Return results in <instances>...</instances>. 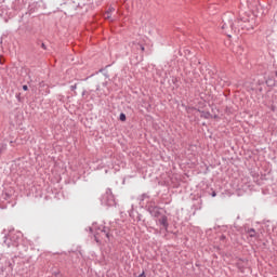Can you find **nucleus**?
Masks as SVG:
<instances>
[{
  "instance_id": "nucleus-1",
  "label": "nucleus",
  "mask_w": 277,
  "mask_h": 277,
  "mask_svg": "<svg viewBox=\"0 0 277 277\" xmlns=\"http://www.w3.org/2000/svg\"><path fill=\"white\" fill-rule=\"evenodd\" d=\"M159 223L161 224V226H163V228H168V216L160 217Z\"/></svg>"
},
{
  "instance_id": "nucleus-2",
  "label": "nucleus",
  "mask_w": 277,
  "mask_h": 277,
  "mask_svg": "<svg viewBox=\"0 0 277 277\" xmlns=\"http://www.w3.org/2000/svg\"><path fill=\"white\" fill-rule=\"evenodd\" d=\"M110 12H114V8L109 9V11H107V12L104 14V18L110 19V18H111V13H110Z\"/></svg>"
},
{
  "instance_id": "nucleus-3",
  "label": "nucleus",
  "mask_w": 277,
  "mask_h": 277,
  "mask_svg": "<svg viewBox=\"0 0 277 277\" xmlns=\"http://www.w3.org/2000/svg\"><path fill=\"white\" fill-rule=\"evenodd\" d=\"M119 120H121V122H124L127 120V115H124V113H121L119 116Z\"/></svg>"
},
{
  "instance_id": "nucleus-4",
  "label": "nucleus",
  "mask_w": 277,
  "mask_h": 277,
  "mask_svg": "<svg viewBox=\"0 0 277 277\" xmlns=\"http://www.w3.org/2000/svg\"><path fill=\"white\" fill-rule=\"evenodd\" d=\"M249 237H256V232L254 229H250Z\"/></svg>"
},
{
  "instance_id": "nucleus-5",
  "label": "nucleus",
  "mask_w": 277,
  "mask_h": 277,
  "mask_svg": "<svg viewBox=\"0 0 277 277\" xmlns=\"http://www.w3.org/2000/svg\"><path fill=\"white\" fill-rule=\"evenodd\" d=\"M23 90H24L25 92H27V91L29 90V88L27 87V84L23 85Z\"/></svg>"
},
{
  "instance_id": "nucleus-6",
  "label": "nucleus",
  "mask_w": 277,
  "mask_h": 277,
  "mask_svg": "<svg viewBox=\"0 0 277 277\" xmlns=\"http://www.w3.org/2000/svg\"><path fill=\"white\" fill-rule=\"evenodd\" d=\"M138 47H140L141 51H145L144 45L140 44Z\"/></svg>"
},
{
  "instance_id": "nucleus-7",
  "label": "nucleus",
  "mask_w": 277,
  "mask_h": 277,
  "mask_svg": "<svg viewBox=\"0 0 277 277\" xmlns=\"http://www.w3.org/2000/svg\"><path fill=\"white\" fill-rule=\"evenodd\" d=\"M215 196H216L215 192H214V193H212V197H213V198H215Z\"/></svg>"
},
{
  "instance_id": "nucleus-8",
  "label": "nucleus",
  "mask_w": 277,
  "mask_h": 277,
  "mask_svg": "<svg viewBox=\"0 0 277 277\" xmlns=\"http://www.w3.org/2000/svg\"><path fill=\"white\" fill-rule=\"evenodd\" d=\"M106 237H109V235L105 234Z\"/></svg>"
},
{
  "instance_id": "nucleus-9",
  "label": "nucleus",
  "mask_w": 277,
  "mask_h": 277,
  "mask_svg": "<svg viewBox=\"0 0 277 277\" xmlns=\"http://www.w3.org/2000/svg\"><path fill=\"white\" fill-rule=\"evenodd\" d=\"M275 75H276V77H277V71H276V74H275Z\"/></svg>"
}]
</instances>
